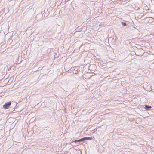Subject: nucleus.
<instances>
[{
  "instance_id": "obj_4",
  "label": "nucleus",
  "mask_w": 154,
  "mask_h": 154,
  "mask_svg": "<svg viewBox=\"0 0 154 154\" xmlns=\"http://www.w3.org/2000/svg\"><path fill=\"white\" fill-rule=\"evenodd\" d=\"M84 141L83 138L81 139H79V140H75L74 141L75 142H80L81 141Z\"/></svg>"
},
{
  "instance_id": "obj_2",
  "label": "nucleus",
  "mask_w": 154,
  "mask_h": 154,
  "mask_svg": "<svg viewBox=\"0 0 154 154\" xmlns=\"http://www.w3.org/2000/svg\"><path fill=\"white\" fill-rule=\"evenodd\" d=\"M152 107L150 106L146 105L145 106V109L146 110H149V109L151 108Z\"/></svg>"
},
{
  "instance_id": "obj_5",
  "label": "nucleus",
  "mask_w": 154,
  "mask_h": 154,
  "mask_svg": "<svg viewBox=\"0 0 154 154\" xmlns=\"http://www.w3.org/2000/svg\"><path fill=\"white\" fill-rule=\"evenodd\" d=\"M122 23L123 26H126V24L125 23L122 22Z\"/></svg>"
},
{
  "instance_id": "obj_3",
  "label": "nucleus",
  "mask_w": 154,
  "mask_h": 154,
  "mask_svg": "<svg viewBox=\"0 0 154 154\" xmlns=\"http://www.w3.org/2000/svg\"><path fill=\"white\" fill-rule=\"evenodd\" d=\"M84 140H90L92 139V138L90 137H85L83 138Z\"/></svg>"
},
{
  "instance_id": "obj_1",
  "label": "nucleus",
  "mask_w": 154,
  "mask_h": 154,
  "mask_svg": "<svg viewBox=\"0 0 154 154\" xmlns=\"http://www.w3.org/2000/svg\"><path fill=\"white\" fill-rule=\"evenodd\" d=\"M11 102H9L7 103H5L3 106V108L5 109H8V108L11 105Z\"/></svg>"
}]
</instances>
